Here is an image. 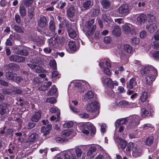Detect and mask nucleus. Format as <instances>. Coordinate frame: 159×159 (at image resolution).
<instances>
[{"instance_id": "nucleus-32", "label": "nucleus", "mask_w": 159, "mask_h": 159, "mask_svg": "<svg viewBox=\"0 0 159 159\" xmlns=\"http://www.w3.org/2000/svg\"><path fill=\"white\" fill-rule=\"evenodd\" d=\"M127 121L126 118H123L117 120L115 123V126L116 127L119 126V125L125 124Z\"/></svg>"}, {"instance_id": "nucleus-16", "label": "nucleus", "mask_w": 159, "mask_h": 159, "mask_svg": "<svg viewBox=\"0 0 159 159\" xmlns=\"http://www.w3.org/2000/svg\"><path fill=\"white\" fill-rule=\"evenodd\" d=\"M115 141L118 143L119 145L120 146V148L123 150L125 149L127 145V143L125 140L119 137L116 138Z\"/></svg>"}, {"instance_id": "nucleus-13", "label": "nucleus", "mask_w": 159, "mask_h": 159, "mask_svg": "<svg viewBox=\"0 0 159 159\" xmlns=\"http://www.w3.org/2000/svg\"><path fill=\"white\" fill-rule=\"evenodd\" d=\"M132 154L134 157H138L141 155V150L137 145H134V147L132 148Z\"/></svg>"}, {"instance_id": "nucleus-30", "label": "nucleus", "mask_w": 159, "mask_h": 159, "mask_svg": "<svg viewBox=\"0 0 159 159\" xmlns=\"http://www.w3.org/2000/svg\"><path fill=\"white\" fill-rule=\"evenodd\" d=\"M148 96V95L147 92L145 91H143L140 94V99L142 102H143L145 101Z\"/></svg>"}, {"instance_id": "nucleus-42", "label": "nucleus", "mask_w": 159, "mask_h": 159, "mask_svg": "<svg viewBox=\"0 0 159 159\" xmlns=\"http://www.w3.org/2000/svg\"><path fill=\"white\" fill-rule=\"evenodd\" d=\"M94 94L91 91H88L86 93L84 96V98L85 99H89L93 97Z\"/></svg>"}, {"instance_id": "nucleus-53", "label": "nucleus", "mask_w": 159, "mask_h": 159, "mask_svg": "<svg viewBox=\"0 0 159 159\" xmlns=\"http://www.w3.org/2000/svg\"><path fill=\"white\" fill-rule=\"evenodd\" d=\"M68 45L70 49L74 51L76 49V47L74 42L72 41L70 42Z\"/></svg>"}, {"instance_id": "nucleus-37", "label": "nucleus", "mask_w": 159, "mask_h": 159, "mask_svg": "<svg viewBox=\"0 0 159 159\" xmlns=\"http://www.w3.org/2000/svg\"><path fill=\"white\" fill-rule=\"evenodd\" d=\"M45 39L43 38L39 37L35 40L36 44L39 46L43 45L44 44Z\"/></svg>"}, {"instance_id": "nucleus-48", "label": "nucleus", "mask_w": 159, "mask_h": 159, "mask_svg": "<svg viewBox=\"0 0 159 159\" xmlns=\"http://www.w3.org/2000/svg\"><path fill=\"white\" fill-rule=\"evenodd\" d=\"M57 91V89L55 85H53L50 89L48 92V95H51L53 94L56 93Z\"/></svg>"}, {"instance_id": "nucleus-4", "label": "nucleus", "mask_w": 159, "mask_h": 159, "mask_svg": "<svg viewBox=\"0 0 159 159\" xmlns=\"http://www.w3.org/2000/svg\"><path fill=\"white\" fill-rule=\"evenodd\" d=\"M98 107V103L95 101H93L86 105V109L89 112L93 113L96 112L98 113V111L97 110Z\"/></svg>"}, {"instance_id": "nucleus-35", "label": "nucleus", "mask_w": 159, "mask_h": 159, "mask_svg": "<svg viewBox=\"0 0 159 159\" xmlns=\"http://www.w3.org/2000/svg\"><path fill=\"white\" fill-rule=\"evenodd\" d=\"M39 32L42 34H44L47 36H50L52 35L51 31H49L47 28L41 30H39Z\"/></svg>"}, {"instance_id": "nucleus-24", "label": "nucleus", "mask_w": 159, "mask_h": 159, "mask_svg": "<svg viewBox=\"0 0 159 159\" xmlns=\"http://www.w3.org/2000/svg\"><path fill=\"white\" fill-rule=\"evenodd\" d=\"M57 39V37L54 39L53 38H51L49 41V45L55 48L58 46L59 43Z\"/></svg>"}, {"instance_id": "nucleus-18", "label": "nucleus", "mask_w": 159, "mask_h": 159, "mask_svg": "<svg viewBox=\"0 0 159 159\" xmlns=\"http://www.w3.org/2000/svg\"><path fill=\"white\" fill-rule=\"evenodd\" d=\"M41 115V112L40 111H38L36 112L31 117V120L34 122H37L40 119Z\"/></svg>"}, {"instance_id": "nucleus-33", "label": "nucleus", "mask_w": 159, "mask_h": 159, "mask_svg": "<svg viewBox=\"0 0 159 159\" xmlns=\"http://www.w3.org/2000/svg\"><path fill=\"white\" fill-rule=\"evenodd\" d=\"M153 136H151L148 137L145 141V144L149 146H151L153 142Z\"/></svg>"}, {"instance_id": "nucleus-43", "label": "nucleus", "mask_w": 159, "mask_h": 159, "mask_svg": "<svg viewBox=\"0 0 159 159\" xmlns=\"http://www.w3.org/2000/svg\"><path fill=\"white\" fill-rule=\"evenodd\" d=\"M6 105L5 104H0V114L3 115L6 112Z\"/></svg>"}, {"instance_id": "nucleus-40", "label": "nucleus", "mask_w": 159, "mask_h": 159, "mask_svg": "<svg viewBox=\"0 0 159 159\" xmlns=\"http://www.w3.org/2000/svg\"><path fill=\"white\" fill-rule=\"evenodd\" d=\"M68 34L70 38L73 39L76 37L77 33L74 30L70 28L68 31Z\"/></svg>"}, {"instance_id": "nucleus-52", "label": "nucleus", "mask_w": 159, "mask_h": 159, "mask_svg": "<svg viewBox=\"0 0 159 159\" xmlns=\"http://www.w3.org/2000/svg\"><path fill=\"white\" fill-rule=\"evenodd\" d=\"M124 48L126 52L129 53H130L132 51V47L128 44L124 45Z\"/></svg>"}, {"instance_id": "nucleus-11", "label": "nucleus", "mask_w": 159, "mask_h": 159, "mask_svg": "<svg viewBox=\"0 0 159 159\" xmlns=\"http://www.w3.org/2000/svg\"><path fill=\"white\" fill-rule=\"evenodd\" d=\"M50 20L48 28L52 34L55 33L56 30V25L54 19L52 16H50Z\"/></svg>"}, {"instance_id": "nucleus-6", "label": "nucleus", "mask_w": 159, "mask_h": 159, "mask_svg": "<svg viewBox=\"0 0 159 159\" xmlns=\"http://www.w3.org/2000/svg\"><path fill=\"white\" fill-rule=\"evenodd\" d=\"M154 71V75H156L157 74V71L156 69L153 67L150 66L143 67L141 70V73L143 75H147L150 72V73Z\"/></svg>"}, {"instance_id": "nucleus-15", "label": "nucleus", "mask_w": 159, "mask_h": 159, "mask_svg": "<svg viewBox=\"0 0 159 159\" xmlns=\"http://www.w3.org/2000/svg\"><path fill=\"white\" fill-rule=\"evenodd\" d=\"M147 20V16L144 14H141L137 18V23L139 25H141L144 24Z\"/></svg>"}, {"instance_id": "nucleus-57", "label": "nucleus", "mask_w": 159, "mask_h": 159, "mask_svg": "<svg viewBox=\"0 0 159 159\" xmlns=\"http://www.w3.org/2000/svg\"><path fill=\"white\" fill-rule=\"evenodd\" d=\"M50 67L54 70H56L57 65L55 60L52 61L50 63Z\"/></svg>"}, {"instance_id": "nucleus-23", "label": "nucleus", "mask_w": 159, "mask_h": 159, "mask_svg": "<svg viewBox=\"0 0 159 159\" xmlns=\"http://www.w3.org/2000/svg\"><path fill=\"white\" fill-rule=\"evenodd\" d=\"M101 3L104 9H110L111 4V2L109 0H102L100 2Z\"/></svg>"}, {"instance_id": "nucleus-38", "label": "nucleus", "mask_w": 159, "mask_h": 159, "mask_svg": "<svg viewBox=\"0 0 159 159\" xmlns=\"http://www.w3.org/2000/svg\"><path fill=\"white\" fill-rule=\"evenodd\" d=\"M38 135L36 133H29V140L31 142H34L38 137Z\"/></svg>"}, {"instance_id": "nucleus-44", "label": "nucleus", "mask_w": 159, "mask_h": 159, "mask_svg": "<svg viewBox=\"0 0 159 159\" xmlns=\"http://www.w3.org/2000/svg\"><path fill=\"white\" fill-rule=\"evenodd\" d=\"M97 150V148L94 146H91L89 149V150L87 152V155L90 156L93 152H95Z\"/></svg>"}, {"instance_id": "nucleus-26", "label": "nucleus", "mask_w": 159, "mask_h": 159, "mask_svg": "<svg viewBox=\"0 0 159 159\" xmlns=\"http://www.w3.org/2000/svg\"><path fill=\"white\" fill-rule=\"evenodd\" d=\"M16 74L11 72H7L6 73V78L8 80H11L13 81L15 80V77L16 76Z\"/></svg>"}, {"instance_id": "nucleus-47", "label": "nucleus", "mask_w": 159, "mask_h": 159, "mask_svg": "<svg viewBox=\"0 0 159 159\" xmlns=\"http://www.w3.org/2000/svg\"><path fill=\"white\" fill-rule=\"evenodd\" d=\"M135 144L132 143H129L128 144H127L126 148V152H130L132 148L134 147Z\"/></svg>"}, {"instance_id": "nucleus-20", "label": "nucleus", "mask_w": 159, "mask_h": 159, "mask_svg": "<svg viewBox=\"0 0 159 159\" xmlns=\"http://www.w3.org/2000/svg\"><path fill=\"white\" fill-rule=\"evenodd\" d=\"M137 85V82L134 78H131L127 83V88L129 89L135 88Z\"/></svg>"}, {"instance_id": "nucleus-46", "label": "nucleus", "mask_w": 159, "mask_h": 159, "mask_svg": "<svg viewBox=\"0 0 159 159\" xmlns=\"http://www.w3.org/2000/svg\"><path fill=\"white\" fill-rule=\"evenodd\" d=\"M109 158V156L108 154L104 153L102 155L101 154L99 155L94 159H108Z\"/></svg>"}, {"instance_id": "nucleus-58", "label": "nucleus", "mask_w": 159, "mask_h": 159, "mask_svg": "<svg viewBox=\"0 0 159 159\" xmlns=\"http://www.w3.org/2000/svg\"><path fill=\"white\" fill-rule=\"evenodd\" d=\"M100 10L99 9L94 8L93 9L92 13L94 16H97L99 14Z\"/></svg>"}, {"instance_id": "nucleus-3", "label": "nucleus", "mask_w": 159, "mask_h": 159, "mask_svg": "<svg viewBox=\"0 0 159 159\" xmlns=\"http://www.w3.org/2000/svg\"><path fill=\"white\" fill-rule=\"evenodd\" d=\"M130 119L128 125V128H133L137 126L139 123L141 118L138 115H133L129 117Z\"/></svg>"}, {"instance_id": "nucleus-41", "label": "nucleus", "mask_w": 159, "mask_h": 159, "mask_svg": "<svg viewBox=\"0 0 159 159\" xmlns=\"http://www.w3.org/2000/svg\"><path fill=\"white\" fill-rule=\"evenodd\" d=\"M19 11L20 15L22 16H24L26 14V10L25 7L23 5L20 6Z\"/></svg>"}, {"instance_id": "nucleus-2", "label": "nucleus", "mask_w": 159, "mask_h": 159, "mask_svg": "<svg viewBox=\"0 0 159 159\" xmlns=\"http://www.w3.org/2000/svg\"><path fill=\"white\" fill-rule=\"evenodd\" d=\"M85 26L86 31V34L88 36H91L93 35L96 27L94 23V20H91L86 22Z\"/></svg>"}, {"instance_id": "nucleus-27", "label": "nucleus", "mask_w": 159, "mask_h": 159, "mask_svg": "<svg viewBox=\"0 0 159 159\" xmlns=\"http://www.w3.org/2000/svg\"><path fill=\"white\" fill-rule=\"evenodd\" d=\"M102 19L105 22V24L108 25L111 22V18L109 15L107 14H104L102 15Z\"/></svg>"}, {"instance_id": "nucleus-22", "label": "nucleus", "mask_w": 159, "mask_h": 159, "mask_svg": "<svg viewBox=\"0 0 159 159\" xmlns=\"http://www.w3.org/2000/svg\"><path fill=\"white\" fill-rule=\"evenodd\" d=\"M75 10L74 7H70L67 10L66 14L70 18L72 17L75 15Z\"/></svg>"}, {"instance_id": "nucleus-36", "label": "nucleus", "mask_w": 159, "mask_h": 159, "mask_svg": "<svg viewBox=\"0 0 159 159\" xmlns=\"http://www.w3.org/2000/svg\"><path fill=\"white\" fill-rule=\"evenodd\" d=\"M57 37L59 43L61 44H64L67 42V38L63 36Z\"/></svg>"}, {"instance_id": "nucleus-63", "label": "nucleus", "mask_w": 159, "mask_h": 159, "mask_svg": "<svg viewBox=\"0 0 159 159\" xmlns=\"http://www.w3.org/2000/svg\"><path fill=\"white\" fill-rule=\"evenodd\" d=\"M35 126V124L32 122H30L28 124L27 127L28 129H31L33 128Z\"/></svg>"}, {"instance_id": "nucleus-61", "label": "nucleus", "mask_w": 159, "mask_h": 159, "mask_svg": "<svg viewBox=\"0 0 159 159\" xmlns=\"http://www.w3.org/2000/svg\"><path fill=\"white\" fill-rule=\"evenodd\" d=\"M153 57L156 59H159V51H155L153 54Z\"/></svg>"}, {"instance_id": "nucleus-12", "label": "nucleus", "mask_w": 159, "mask_h": 159, "mask_svg": "<svg viewBox=\"0 0 159 159\" xmlns=\"http://www.w3.org/2000/svg\"><path fill=\"white\" fill-rule=\"evenodd\" d=\"M82 127L90 130L91 131V134L92 136L94 135L96 133V128L92 123H84L82 125Z\"/></svg>"}, {"instance_id": "nucleus-34", "label": "nucleus", "mask_w": 159, "mask_h": 159, "mask_svg": "<svg viewBox=\"0 0 159 159\" xmlns=\"http://www.w3.org/2000/svg\"><path fill=\"white\" fill-rule=\"evenodd\" d=\"M146 28L148 29L150 33H153L157 27L155 23H152L149 26H146Z\"/></svg>"}, {"instance_id": "nucleus-8", "label": "nucleus", "mask_w": 159, "mask_h": 159, "mask_svg": "<svg viewBox=\"0 0 159 159\" xmlns=\"http://www.w3.org/2000/svg\"><path fill=\"white\" fill-rule=\"evenodd\" d=\"M153 73V75L151 74H148L147 75L146 77V83L145 84V86L147 88H150L151 85L153 81L155 80V76H157V74L154 75V71L152 72Z\"/></svg>"}, {"instance_id": "nucleus-5", "label": "nucleus", "mask_w": 159, "mask_h": 159, "mask_svg": "<svg viewBox=\"0 0 159 159\" xmlns=\"http://www.w3.org/2000/svg\"><path fill=\"white\" fill-rule=\"evenodd\" d=\"M42 122L44 125H46V126H43L42 127L41 132L44 133L43 136H46L49 134L50 130L52 128V125L47 120H43Z\"/></svg>"}, {"instance_id": "nucleus-64", "label": "nucleus", "mask_w": 159, "mask_h": 159, "mask_svg": "<svg viewBox=\"0 0 159 159\" xmlns=\"http://www.w3.org/2000/svg\"><path fill=\"white\" fill-rule=\"evenodd\" d=\"M104 41L105 43H109L111 41V39L110 37L107 36L104 38Z\"/></svg>"}, {"instance_id": "nucleus-29", "label": "nucleus", "mask_w": 159, "mask_h": 159, "mask_svg": "<svg viewBox=\"0 0 159 159\" xmlns=\"http://www.w3.org/2000/svg\"><path fill=\"white\" fill-rule=\"evenodd\" d=\"M28 8V15L30 19H32L34 16V7L30 6Z\"/></svg>"}, {"instance_id": "nucleus-39", "label": "nucleus", "mask_w": 159, "mask_h": 159, "mask_svg": "<svg viewBox=\"0 0 159 159\" xmlns=\"http://www.w3.org/2000/svg\"><path fill=\"white\" fill-rule=\"evenodd\" d=\"M133 104L131 103H129L125 101H121L119 102V105L122 107H130V106Z\"/></svg>"}, {"instance_id": "nucleus-62", "label": "nucleus", "mask_w": 159, "mask_h": 159, "mask_svg": "<svg viewBox=\"0 0 159 159\" xmlns=\"http://www.w3.org/2000/svg\"><path fill=\"white\" fill-rule=\"evenodd\" d=\"M72 122L70 121H69L67 123H65L63 126L64 127L70 128L73 125Z\"/></svg>"}, {"instance_id": "nucleus-56", "label": "nucleus", "mask_w": 159, "mask_h": 159, "mask_svg": "<svg viewBox=\"0 0 159 159\" xmlns=\"http://www.w3.org/2000/svg\"><path fill=\"white\" fill-rule=\"evenodd\" d=\"M75 152L77 157H80L82 153L81 149L79 148H75Z\"/></svg>"}, {"instance_id": "nucleus-19", "label": "nucleus", "mask_w": 159, "mask_h": 159, "mask_svg": "<svg viewBox=\"0 0 159 159\" xmlns=\"http://www.w3.org/2000/svg\"><path fill=\"white\" fill-rule=\"evenodd\" d=\"M6 68L8 70L16 71L19 69L20 67L17 64L10 63L6 66Z\"/></svg>"}, {"instance_id": "nucleus-7", "label": "nucleus", "mask_w": 159, "mask_h": 159, "mask_svg": "<svg viewBox=\"0 0 159 159\" xmlns=\"http://www.w3.org/2000/svg\"><path fill=\"white\" fill-rule=\"evenodd\" d=\"M123 31L126 34L130 33L131 35H135V31L133 26L131 24H125L122 27Z\"/></svg>"}, {"instance_id": "nucleus-25", "label": "nucleus", "mask_w": 159, "mask_h": 159, "mask_svg": "<svg viewBox=\"0 0 159 159\" xmlns=\"http://www.w3.org/2000/svg\"><path fill=\"white\" fill-rule=\"evenodd\" d=\"M46 24V18L43 16H41L38 22V24L39 26L41 28H43L45 26Z\"/></svg>"}, {"instance_id": "nucleus-28", "label": "nucleus", "mask_w": 159, "mask_h": 159, "mask_svg": "<svg viewBox=\"0 0 159 159\" xmlns=\"http://www.w3.org/2000/svg\"><path fill=\"white\" fill-rule=\"evenodd\" d=\"M50 111L52 113H56L57 116L56 121H58L60 120V111L57 107H51L50 109Z\"/></svg>"}, {"instance_id": "nucleus-45", "label": "nucleus", "mask_w": 159, "mask_h": 159, "mask_svg": "<svg viewBox=\"0 0 159 159\" xmlns=\"http://www.w3.org/2000/svg\"><path fill=\"white\" fill-rule=\"evenodd\" d=\"M52 77L59 79L61 77V75L56 70H54L52 72Z\"/></svg>"}, {"instance_id": "nucleus-14", "label": "nucleus", "mask_w": 159, "mask_h": 159, "mask_svg": "<svg viewBox=\"0 0 159 159\" xmlns=\"http://www.w3.org/2000/svg\"><path fill=\"white\" fill-rule=\"evenodd\" d=\"M102 83L111 88H113L112 79L106 76H103L101 78Z\"/></svg>"}, {"instance_id": "nucleus-54", "label": "nucleus", "mask_w": 159, "mask_h": 159, "mask_svg": "<svg viewBox=\"0 0 159 159\" xmlns=\"http://www.w3.org/2000/svg\"><path fill=\"white\" fill-rule=\"evenodd\" d=\"M148 114V110L144 108L141 109V114L143 117H145Z\"/></svg>"}, {"instance_id": "nucleus-49", "label": "nucleus", "mask_w": 159, "mask_h": 159, "mask_svg": "<svg viewBox=\"0 0 159 159\" xmlns=\"http://www.w3.org/2000/svg\"><path fill=\"white\" fill-rule=\"evenodd\" d=\"M63 157L64 159H76V157L75 155H72L70 159V155L66 152L63 153Z\"/></svg>"}, {"instance_id": "nucleus-10", "label": "nucleus", "mask_w": 159, "mask_h": 159, "mask_svg": "<svg viewBox=\"0 0 159 159\" xmlns=\"http://www.w3.org/2000/svg\"><path fill=\"white\" fill-rule=\"evenodd\" d=\"M9 59L11 61L17 62H22L25 60V57L14 54L9 57Z\"/></svg>"}, {"instance_id": "nucleus-50", "label": "nucleus", "mask_w": 159, "mask_h": 159, "mask_svg": "<svg viewBox=\"0 0 159 159\" xmlns=\"http://www.w3.org/2000/svg\"><path fill=\"white\" fill-rule=\"evenodd\" d=\"M147 20L148 22H152L155 20V17L152 14H150L147 15Z\"/></svg>"}, {"instance_id": "nucleus-31", "label": "nucleus", "mask_w": 159, "mask_h": 159, "mask_svg": "<svg viewBox=\"0 0 159 159\" xmlns=\"http://www.w3.org/2000/svg\"><path fill=\"white\" fill-rule=\"evenodd\" d=\"M52 82L50 81L48 82V83H46L44 85H42L39 87V89L40 91H45L48 89L52 85Z\"/></svg>"}, {"instance_id": "nucleus-59", "label": "nucleus", "mask_w": 159, "mask_h": 159, "mask_svg": "<svg viewBox=\"0 0 159 159\" xmlns=\"http://www.w3.org/2000/svg\"><path fill=\"white\" fill-rule=\"evenodd\" d=\"M23 80V79L22 78L20 77V76H17L16 75V76L15 77V80L14 81H15L17 84H19Z\"/></svg>"}, {"instance_id": "nucleus-55", "label": "nucleus", "mask_w": 159, "mask_h": 159, "mask_svg": "<svg viewBox=\"0 0 159 159\" xmlns=\"http://www.w3.org/2000/svg\"><path fill=\"white\" fill-rule=\"evenodd\" d=\"M131 42L133 45H135L139 43V39L138 38H133L131 39Z\"/></svg>"}, {"instance_id": "nucleus-51", "label": "nucleus", "mask_w": 159, "mask_h": 159, "mask_svg": "<svg viewBox=\"0 0 159 159\" xmlns=\"http://www.w3.org/2000/svg\"><path fill=\"white\" fill-rule=\"evenodd\" d=\"M34 0H24V4L27 7L32 6V5L33 3Z\"/></svg>"}, {"instance_id": "nucleus-60", "label": "nucleus", "mask_w": 159, "mask_h": 159, "mask_svg": "<svg viewBox=\"0 0 159 159\" xmlns=\"http://www.w3.org/2000/svg\"><path fill=\"white\" fill-rule=\"evenodd\" d=\"M47 101L48 102L53 104L56 102V101L55 98H48L47 99Z\"/></svg>"}, {"instance_id": "nucleus-1", "label": "nucleus", "mask_w": 159, "mask_h": 159, "mask_svg": "<svg viewBox=\"0 0 159 159\" xmlns=\"http://www.w3.org/2000/svg\"><path fill=\"white\" fill-rule=\"evenodd\" d=\"M28 66L34 71L40 73L43 72L44 65L41 61L37 60L36 59L32 60L30 63L27 64Z\"/></svg>"}, {"instance_id": "nucleus-9", "label": "nucleus", "mask_w": 159, "mask_h": 159, "mask_svg": "<svg viewBox=\"0 0 159 159\" xmlns=\"http://www.w3.org/2000/svg\"><path fill=\"white\" fill-rule=\"evenodd\" d=\"M129 11L128 6L127 4L121 5L118 9V11L121 16H125L128 14Z\"/></svg>"}, {"instance_id": "nucleus-21", "label": "nucleus", "mask_w": 159, "mask_h": 159, "mask_svg": "<svg viewBox=\"0 0 159 159\" xmlns=\"http://www.w3.org/2000/svg\"><path fill=\"white\" fill-rule=\"evenodd\" d=\"M93 4V2L92 0H87L84 2L82 5L83 7L85 10H88L91 8Z\"/></svg>"}, {"instance_id": "nucleus-17", "label": "nucleus", "mask_w": 159, "mask_h": 159, "mask_svg": "<svg viewBox=\"0 0 159 159\" xmlns=\"http://www.w3.org/2000/svg\"><path fill=\"white\" fill-rule=\"evenodd\" d=\"M111 34L115 36H118L121 34V30L120 28L118 25H115L112 28Z\"/></svg>"}]
</instances>
